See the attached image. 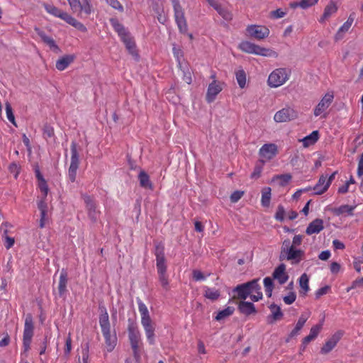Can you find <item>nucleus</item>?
<instances>
[{"label":"nucleus","mask_w":363,"mask_h":363,"mask_svg":"<svg viewBox=\"0 0 363 363\" xmlns=\"http://www.w3.org/2000/svg\"><path fill=\"white\" fill-rule=\"evenodd\" d=\"M115 32L117 33L121 41L123 43L128 52L138 61L140 58L134 37L128 28L122 24L115 22Z\"/></svg>","instance_id":"f257e3e1"},{"label":"nucleus","mask_w":363,"mask_h":363,"mask_svg":"<svg viewBox=\"0 0 363 363\" xmlns=\"http://www.w3.org/2000/svg\"><path fill=\"white\" fill-rule=\"evenodd\" d=\"M155 255L156 257V265L160 283L165 291H169V281L167 274L164 247L163 245L158 244L156 245Z\"/></svg>","instance_id":"f03ea898"},{"label":"nucleus","mask_w":363,"mask_h":363,"mask_svg":"<svg viewBox=\"0 0 363 363\" xmlns=\"http://www.w3.org/2000/svg\"><path fill=\"white\" fill-rule=\"evenodd\" d=\"M99 309L100 311L99 325L105 339V351L106 352H111L113 350V345L111 341L108 315L106 308L104 306L99 305Z\"/></svg>","instance_id":"7ed1b4c3"},{"label":"nucleus","mask_w":363,"mask_h":363,"mask_svg":"<svg viewBox=\"0 0 363 363\" xmlns=\"http://www.w3.org/2000/svg\"><path fill=\"white\" fill-rule=\"evenodd\" d=\"M239 48L244 52L257 55L274 57H278V53L269 48L260 47L249 41H242L239 45Z\"/></svg>","instance_id":"20e7f679"},{"label":"nucleus","mask_w":363,"mask_h":363,"mask_svg":"<svg viewBox=\"0 0 363 363\" xmlns=\"http://www.w3.org/2000/svg\"><path fill=\"white\" fill-rule=\"evenodd\" d=\"M291 74V69L289 68H277L269 74L267 84L272 88L279 87L289 79Z\"/></svg>","instance_id":"39448f33"},{"label":"nucleus","mask_w":363,"mask_h":363,"mask_svg":"<svg viewBox=\"0 0 363 363\" xmlns=\"http://www.w3.org/2000/svg\"><path fill=\"white\" fill-rule=\"evenodd\" d=\"M34 335L33 318L30 313L26 315L24 323V329L23 334V352H27L30 348L32 338Z\"/></svg>","instance_id":"423d86ee"},{"label":"nucleus","mask_w":363,"mask_h":363,"mask_svg":"<svg viewBox=\"0 0 363 363\" xmlns=\"http://www.w3.org/2000/svg\"><path fill=\"white\" fill-rule=\"evenodd\" d=\"M304 251L294 246L281 250L279 259L290 261L292 264H298L304 257Z\"/></svg>","instance_id":"0eeeda50"},{"label":"nucleus","mask_w":363,"mask_h":363,"mask_svg":"<svg viewBox=\"0 0 363 363\" xmlns=\"http://www.w3.org/2000/svg\"><path fill=\"white\" fill-rule=\"evenodd\" d=\"M71 162L68 169V179L71 182H74L77 177V172L79 165V155L77 150V144L72 141L70 146Z\"/></svg>","instance_id":"6e6552de"},{"label":"nucleus","mask_w":363,"mask_h":363,"mask_svg":"<svg viewBox=\"0 0 363 363\" xmlns=\"http://www.w3.org/2000/svg\"><path fill=\"white\" fill-rule=\"evenodd\" d=\"M334 99V94L332 91L327 92L323 98L320 99L319 103L313 109V114L315 117L321 116L322 118H326L327 115L325 111L332 104Z\"/></svg>","instance_id":"1a4fd4ad"},{"label":"nucleus","mask_w":363,"mask_h":363,"mask_svg":"<svg viewBox=\"0 0 363 363\" xmlns=\"http://www.w3.org/2000/svg\"><path fill=\"white\" fill-rule=\"evenodd\" d=\"M67 1L72 11L74 13L77 12L80 16H82L83 14L87 16L93 11V7L90 0H82V3L79 0Z\"/></svg>","instance_id":"9d476101"},{"label":"nucleus","mask_w":363,"mask_h":363,"mask_svg":"<svg viewBox=\"0 0 363 363\" xmlns=\"http://www.w3.org/2000/svg\"><path fill=\"white\" fill-rule=\"evenodd\" d=\"M175 21L181 33H186L188 30L186 21L184 16V11L179 4V0H172Z\"/></svg>","instance_id":"9b49d317"},{"label":"nucleus","mask_w":363,"mask_h":363,"mask_svg":"<svg viewBox=\"0 0 363 363\" xmlns=\"http://www.w3.org/2000/svg\"><path fill=\"white\" fill-rule=\"evenodd\" d=\"M298 112L291 106H286L278 111L274 116V120L277 123H286L296 119Z\"/></svg>","instance_id":"f8f14e48"},{"label":"nucleus","mask_w":363,"mask_h":363,"mask_svg":"<svg viewBox=\"0 0 363 363\" xmlns=\"http://www.w3.org/2000/svg\"><path fill=\"white\" fill-rule=\"evenodd\" d=\"M278 153L277 145L274 143H267L263 145L259 150V160L267 162L272 160Z\"/></svg>","instance_id":"ddd939ff"},{"label":"nucleus","mask_w":363,"mask_h":363,"mask_svg":"<svg viewBox=\"0 0 363 363\" xmlns=\"http://www.w3.org/2000/svg\"><path fill=\"white\" fill-rule=\"evenodd\" d=\"M247 32L250 37L256 38L257 40H262L268 37L269 34V30L262 26L250 25L247 28Z\"/></svg>","instance_id":"4468645a"},{"label":"nucleus","mask_w":363,"mask_h":363,"mask_svg":"<svg viewBox=\"0 0 363 363\" xmlns=\"http://www.w3.org/2000/svg\"><path fill=\"white\" fill-rule=\"evenodd\" d=\"M343 335L344 332L342 330H338L323 345L320 349V352L325 354L332 351L337 342L340 340Z\"/></svg>","instance_id":"2eb2a0df"},{"label":"nucleus","mask_w":363,"mask_h":363,"mask_svg":"<svg viewBox=\"0 0 363 363\" xmlns=\"http://www.w3.org/2000/svg\"><path fill=\"white\" fill-rule=\"evenodd\" d=\"M330 186V184L327 180V175L322 174L320 176L318 182L313 188L308 187L305 189L304 191H307L308 190L313 189L314 195H322L328 191Z\"/></svg>","instance_id":"dca6fc26"},{"label":"nucleus","mask_w":363,"mask_h":363,"mask_svg":"<svg viewBox=\"0 0 363 363\" xmlns=\"http://www.w3.org/2000/svg\"><path fill=\"white\" fill-rule=\"evenodd\" d=\"M256 284V279H253L247 283H244L240 285H238L234 289L233 292L237 293V298L242 300H245L250 294H251V285H255Z\"/></svg>","instance_id":"f3484780"},{"label":"nucleus","mask_w":363,"mask_h":363,"mask_svg":"<svg viewBox=\"0 0 363 363\" xmlns=\"http://www.w3.org/2000/svg\"><path fill=\"white\" fill-rule=\"evenodd\" d=\"M83 199L86 204L89 218L95 222L99 217V211L96 210V206L94 199L88 195H84Z\"/></svg>","instance_id":"a211bd4d"},{"label":"nucleus","mask_w":363,"mask_h":363,"mask_svg":"<svg viewBox=\"0 0 363 363\" xmlns=\"http://www.w3.org/2000/svg\"><path fill=\"white\" fill-rule=\"evenodd\" d=\"M223 87L221 84L216 80H213L209 85L207 89L206 96V101L208 103L213 102L216 96L222 91Z\"/></svg>","instance_id":"6ab92c4d"},{"label":"nucleus","mask_w":363,"mask_h":363,"mask_svg":"<svg viewBox=\"0 0 363 363\" xmlns=\"http://www.w3.org/2000/svg\"><path fill=\"white\" fill-rule=\"evenodd\" d=\"M337 4L333 1H330L325 7L323 13L318 20L319 23H324L331 16L337 13Z\"/></svg>","instance_id":"aec40b11"},{"label":"nucleus","mask_w":363,"mask_h":363,"mask_svg":"<svg viewBox=\"0 0 363 363\" xmlns=\"http://www.w3.org/2000/svg\"><path fill=\"white\" fill-rule=\"evenodd\" d=\"M354 14H350L347 20L343 23L342 26H340V28L338 29L336 34L335 35V41L337 42L343 38L344 34L350 30L354 22Z\"/></svg>","instance_id":"412c9836"},{"label":"nucleus","mask_w":363,"mask_h":363,"mask_svg":"<svg viewBox=\"0 0 363 363\" xmlns=\"http://www.w3.org/2000/svg\"><path fill=\"white\" fill-rule=\"evenodd\" d=\"M269 308L271 311V314L267 316V323L269 324H273L282 319L284 313L279 306L272 303Z\"/></svg>","instance_id":"4be33fe9"},{"label":"nucleus","mask_w":363,"mask_h":363,"mask_svg":"<svg viewBox=\"0 0 363 363\" xmlns=\"http://www.w3.org/2000/svg\"><path fill=\"white\" fill-rule=\"evenodd\" d=\"M142 325L144 328L147 341L150 344H154L155 328L150 318L141 320Z\"/></svg>","instance_id":"5701e85b"},{"label":"nucleus","mask_w":363,"mask_h":363,"mask_svg":"<svg viewBox=\"0 0 363 363\" xmlns=\"http://www.w3.org/2000/svg\"><path fill=\"white\" fill-rule=\"evenodd\" d=\"M273 279L278 281L280 284H283L289 279V275L286 272V266L284 264H279L275 268L273 274Z\"/></svg>","instance_id":"b1692460"},{"label":"nucleus","mask_w":363,"mask_h":363,"mask_svg":"<svg viewBox=\"0 0 363 363\" xmlns=\"http://www.w3.org/2000/svg\"><path fill=\"white\" fill-rule=\"evenodd\" d=\"M68 283V275L65 269H62L60 272L59 284H58V294L60 297H64L67 291V286Z\"/></svg>","instance_id":"393cba45"},{"label":"nucleus","mask_w":363,"mask_h":363,"mask_svg":"<svg viewBox=\"0 0 363 363\" xmlns=\"http://www.w3.org/2000/svg\"><path fill=\"white\" fill-rule=\"evenodd\" d=\"M323 220L320 218H316L308 224L306 230V233L308 235L318 234L323 230Z\"/></svg>","instance_id":"a878e982"},{"label":"nucleus","mask_w":363,"mask_h":363,"mask_svg":"<svg viewBox=\"0 0 363 363\" xmlns=\"http://www.w3.org/2000/svg\"><path fill=\"white\" fill-rule=\"evenodd\" d=\"M307 319L308 318L303 315H301L299 317L294 328L291 331V333L289 334L288 337L286 339V342H289L291 339L296 337L300 333V331L304 326Z\"/></svg>","instance_id":"bb28decb"},{"label":"nucleus","mask_w":363,"mask_h":363,"mask_svg":"<svg viewBox=\"0 0 363 363\" xmlns=\"http://www.w3.org/2000/svg\"><path fill=\"white\" fill-rule=\"evenodd\" d=\"M238 310L241 313L245 315H250L257 313L255 307L252 303L244 301L239 303Z\"/></svg>","instance_id":"cd10ccee"},{"label":"nucleus","mask_w":363,"mask_h":363,"mask_svg":"<svg viewBox=\"0 0 363 363\" xmlns=\"http://www.w3.org/2000/svg\"><path fill=\"white\" fill-rule=\"evenodd\" d=\"M74 60L73 55H67L60 58L56 62V68L60 71L65 70Z\"/></svg>","instance_id":"c85d7f7f"},{"label":"nucleus","mask_w":363,"mask_h":363,"mask_svg":"<svg viewBox=\"0 0 363 363\" xmlns=\"http://www.w3.org/2000/svg\"><path fill=\"white\" fill-rule=\"evenodd\" d=\"M65 17L62 20H64L66 23L72 26L77 30L82 31V32H86V28L85 26L81 22L78 21L76 18L72 17L71 15H69L68 13L66 14H64Z\"/></svg>","instance_id":"c756f323"},{"label":"nucleus","mask_w":363,"mask_h":363,"mask_svg":"<svg viewBox=\"0 0 363 363\" xmlns=\"http://www.w3.org/2000/svg\"><path fill=\"white\" fill-rule=\"evenodd\" d=\"M43 7L48 13L55 17L60 18L61 19H63L65 17L64 14L67 13V12L60 10V9H58L52 4L44 3Z\"/></svg>","instance_id":"7c9ffc66"},{"label":"nucleus","mask_w":363,"mask_h":363,"mask_svg":"<svg viewBox=\"0 0 363 363\" xmlns=\"http://www.w3.org/2000/svg\"><path fill=\"white\" fill-rule=\"evenodd\" d=\"M34 30H35V32L36 33V34L41 38V40L45 43H46L50 48H57V45H56L53 38L47 35L46 33H45V31H43V30H41L40 28H37V27H35L34 28Z\"/></svg>","instance_id":"2f4dec72"},{"label":"nucleus","mask_w":363,"mask_h":363,"mask_svg":"<svg viewBox=\"0 0 363 363\" xmlns=\"http://www.w3.org/2000/svg\"><path fill=\"white\" fill-rule=\"evenodd\" d=\"M356 208V206H349V205H342L338 208H336L333 210V213L336 216H340L346 214L350 216H352L354 215V211Z\"/></svg>","instance_id":"473e14b6"},{"label":"nucleus","mask_w":363,"mask_h":363,"mask_svg":"<svg viewBox=\"0 0 363 363\" xmlns=\"http://www.w3.org/2000/svg\"><path fill=\"white\" fill-rule=\"evenodd\" d=\"M323 320H322L320 323L313 325L310 330L309 335L306 336L303 339H305L306 341H308L309 342L315 340L323 328Z\"/></svg>","instance_id":"72a5a7b5"},{"label":"nucleus","mask_w":363,"mask_h":363,"mask_svg":"<svg viewBox=\"0 0 363 363\" xmlns=\"http://www.w3.org/2000/svg\"><path fill=\"white\" fill-rule=\"evenodd\" d=\"M138 179L140 182V185L143 188L152 189L153 186L150 182V177L144 170H141L140 172L138 174Z\"/></svg>","instance_id":"f704fd0d"},{"label":"nucleus","mask_w":363,"mask_h":363,"mask_svg":"<svg viewBox=\"0 0 363 363\" xmlns=\"http://www.w3.org/2000/svg\"><path fill=\"white\" fill-rule=\"evenodd\" d=\"M319 139L318 130H313L311 134L306 136L303 140V145L306 147L314 145Z\"/></svg>","instance_id":"c9c22d12"},{"label":"nucleus","mask_w":363,"mask_h":363,"mask_svg":"<svg viewBox=\"0 0 363 363\" xmlns=\"http://www.w3.org/2000/svg\"><path fill=\"white\" fill-rule=\"evenodd\" d=\"M128 336L130 345L141 344L140 333L137 328L129 327Z\"/></svg>","instance_id":"e433bc0d"},{"label":"nucleus","mask_w":363,"mask_h":363,"mask_svg":"<svg viewBox=\"0 0 363 363\" xmlns=\"http://www.w3.org/2000/svg\"><path fill=\"white\" fill-rule=\"evenodd\" d=\"M203 296L211 301L217 300L220 296L219 290L206 286H203Z\"/></svg>","instance_id":"4c0bfd02"},{"label":"nucleus","mask_w":363,"mask_h":363,"mask_svg":"<svg viewBox=\"0 0 363 363\" xmlns=\"http://www.w3.org/2000/svg\"><path fill=\"white\" fill-rule=\"evenodd\" d=\"M272 189L270 187H264L262 190L261 203L264 207H268L271 201Z\"/></svg>","instance_id":"58836bf2"},{"label":"nucleus","mask_w":363,"mask_h":363,"mask_svg":"<svg viewBox=\"0 0 363 363\" xmlns=\"http://www.w3.org/2000/svg\"><path fill=\"white\" fill-rule=\"evenodd\" d=\"M309 279L306 273L303 274L299 278V286L301 287L300 293L306 295L309 291Z\"/></svg>","instance_id":"ea45409f"},{"label":"nucleus","mask_w":363,"mask_h":363,"mask_svg":"<svg viewBox=\"0 0 363 363\" xmlns=\"http://www.w3.org/2000/svg\"><path fill=\"white\" fill-rule=\"evenodd\" d=\"M264 162L262 160H258L254 167L253 172L250 175V178L252 179H257L261 177L262 172L264 165Z\"/></svg>","instance_id":"a19ab883"},{"label":"nucleus","mask_w":363,"mask_h":363,"mask_svg":"<svg viewBox=\"0 0 363 363\" xmlns=\"http://www.w3.org/2000/svg\"><path fill=\"white\" fill-rule=\"evenodd\" d=\"M235 311L233 306H228L225 309L220 311L216 316V320H221L226 317L231 315Z\"/></svg>","instance_id":"79ce46f5"},{"label":"nucleus","mask_w":363,"mask_h":363,"mask_svg":"<svg viewBox=\"0 0 363 363\" xmlns=\"http://www.w3.org/2000/svg\"><path fill=\"white\" fill-rule=\"evenodd\" d=\"M264 286L267 297H271L274 289V283L271 277H267L264 279Z\"/></svg>","instance_id":"37998d69"},{"label":"nucleus","mask_w":363,"mask_h":363,"mask_svg":"<svg viewBox=\"0 0 363 363\" xmlns=\"http://www.w3.org/2000/svg\"><path fill=\"white\" fill-rule=\"evenodd\" d=\"M217 12L225 21L230 22L233 20V13L228 9L221 6Z\"/></svg>","instance_id":"c03bdc74"},{"label":"nucleus","mask_w":363,"mask_h":363,"mask_svg":"<svg viewBox=\"0 0 363 363\" xmlns=\"http://www.w3.org/2000/svg\"><path fill=\"white\" fill-rule=\"evenodd\" d=\"M236 80L241 89L245 87L246 85V74L243 69H240L235 73Z\"/></svg>","instance_id":"a18cd8bd"},{"label":"nucleus","mask_w":363,"mask_h":363,"mask_svg":"<svg viewBox=\"0 0 363 363\" xmlns=\"http://www.w3.org/2000/svg\"><path fill=\"white\" fill-rule=\"evenodd\" d=\"M291 178L292 177L290 174H284L275 175L273 178V180H279V185L281 186H285L291 180Z\"/></svg>","instance_id":"49530a36"},{"label":"nucleus","mask_w":363,"mask_h":363,"mask_svg":"<svg viewBox=\"0 0 363 363\" xmlns=\"http://www.w3.org/2000/svg\"><path fill=\"white\" fill-rule=\"evenodd\" d=\"M138 310L141 315V320L150 318L146 305L141 301L138 300Z\"/></svg>","instance_id":"de8ad7c7"},{"label":"nucleus","mask_w":363,"mask_h":363,"mask_svg":"<svg viewBox=\"0 0 363 363\" xmlns=\"http://www.w3.org/2000/svg\"><path fill=\"white\" fill-rule=\"evenodd\" d=\"M151 6L155 13L163 12V0H152Z\"/></svg>","instance_id":"09e8293b"},{"label":"nucleus","mask_w":363,"mask_h":363,"mask_svg":"<svg viewBox=\"0 0 363 363\" xmlns=\"http://www.w3.org/2000/svg\"><path fill=\"white\" fill-rule=\"evenodd\" d=\"M6 113L8 120L11 123H13L14 125L16 126V121H15V117H14V115L13 113V109H12L11 104L9 102H7L6 104Z\"/></svg>","instance_id":"8fccbe9b"},{"label":"nucleus","mask_w":363,"mask_h":363,"mask_svg":"<svg viewBox=\"0 0 363 363\" xmlns=\"http://www.w3.org/2000/svg\"><path fill=\"white\" fill-rule=\"evenodd\" d=\"M319 0H301L299 1V7H301L303 9H307L309 7H311L313 6H315L318 4Z\"/></svg>","instance_id":"3c124183"},{"label":"nucleus","mask_w":363,"mask_h":363,"mask_svg":"<svg viewBox=\"0 0 363 363\" xmlns=\"http://www.w3.org/2000/svg\"><path fill=\"white\" fill-rule=\"evenodd\" d=\"M141 344H133L131 345V347L133 352V355L137 361H139L141 356Z\"/></svg>","instance_id":"603ef678"},{"label":"nucleus","mask_w":363,"mask_h":363,"mask_svg":"<svg viewBox=\"0 0 363 363\" xmlns=\"http://www.w3.org/2000/svg\"><path fill=\"white\" fill-rule=\"evenodd\" d=\"M330 290V286L328 285L318 289L315 293V298L319 299L322 296L327 294Z\"/></svg>","instance_id":"864d4df0"},{"label":"nucleus","mask_w":363,"mask_h":363,"mask_svg":"<svg viewBox=\"0 0 363 363\" xmlns=\"http://www.w3.org/2000/svg\"><path fill=\"white\" fill-rule=\"evenodd\" d=\"M43 135L46 138H52L54 136V128L46 123L43 126Z\"/></svg>","instance_id":"5fc2aeb1"},{"label":"nucleus","mask_w":363,"mask_h":363,"mask_svg":"<svg viewBox=\"0 0 363 363\" xmlns=\"http://www.w3.org/2000/svg\"><path fill=\"white\" fill-rule=\"evenodd\" d=\"M296 298V294L293 291H291L289 293V294L287 296H284L283 301L286 304L290 305L295 301Z\"/></svg>","instance_id":"6e6d98bb"},{"label":"nucleus","mask_w":363,"mask_h":363,"mask_svg":"<svg viewBox=\"0 0 363 363\" xmlns=\"http://www.w3.org/2000/svg\"><path fill=\"white\" fill-rule=\"evenodd\" d=\"M285 210L284 206L279 205L277 208V211L275 214L276 220L279 221H283L284 219Z\"/></svg>","instance_id":"4d7b16f0"},{"label":"nucleus","mask_w":363,"mask_h":363,"mask_svg":"<svg viewBox=\"0 0 363 363\" xmlns=\"http://www.w3.org/2000/svg\"><path fill=\"white\" fill-rule=\"evenodd\" d=\"M9 170L11 173L14 174L15 178H17L20 173V167L15 162L9 164Z\"/></svg>","instance_id":"13d9d810"},{"label":"nucleus","mask_w":363,"mask_h":363,"mask_svg":"<svg viewBox=\"0 0 363 363\" xmlns=\"http://www.w3.org/2000/svg\"><path fill=\"white\" fill-rule=\"evenodd\" d=\"M40 191L43 193L44 198H46L48 194V186L45 180L40 182L38 184Z\"/></svg>","instance_id":"bf43d9fd"},{"label":"nucleus","mask_w":363,"mask_h":363,"mask_svg":"<svg viewBox=\"0 0 363 363\" xmlns=\"http://www.w3.org/2000/svg\"><path fill=\"white\" fill-rule=\"evenodd\" d=\"M244 192L241 191H235L230 195V201L232 203L238 202L243 196Z\"/></svg>","instance_id":"052dcab7"},{"label":"nucleus","mask_w":363,"mask_h":363,"mask_svg":"<svg viewBox=\"0 0 363 363\" xmlns=\"http://www.w3.org/2000/svg\"><path fill=\"white\" fill-rule=\"evenodd\" d=\"M192 275H193L194 280H195L196 281L205 280V279H206L203 274L201 271L197 270V269L193 270Z\"/></svg>","instance_id":"680f3d73"},{"label":"nucleus","mask_w":363,"mask_h":363,"mask_svg":"<svg viewBox=\"0 0 363 363\" xmlns=\"http://www.w3.org/2000/svg\"><path fill=\"white\" fill-rule=\"evenodd\" d=\"M302 240H303V236L301 235H296L294 237L291 246H294V247L299 246V245H301Z\"/></svg>","instance_id":"e2e57ef3"},{"label":"nucleus","mask_w":363,"mask_h":363,"mask_svg":"<svg viewBox=\"0 0 363 363\" xmlns=\"http://www.w3.org/2000/svg\"><path fill=\"white\" fill-rule=\"evenodd\" d=\"M38 208L40 211H48V205L47 203L45 202V198L43 197L38 202Z\"/></svg>","instance_id":"0e129e2a"},{"label":"nucleus","mask_w":363,"mask_h":363,"mask_svg":"<svg viewBox=\"0 0 363 363\" xmlns=\"http://www.w3.org/2000/svg\"><path fill=\"white\" fill-rule=\"evenodd\" d=\"M71 350H72V340H71L70 336H69L67 338L66 342H65V351H64L65 354L68 355L70 353Z\"/></svg>","instance_id":"69168bd1"},{"label":"nucleus","mask_w":363,"mask_h":363,"mask_svg":"<svg viewBox=\"0 0 363 363\" xmlns=\"http://www.w3.org/2000/svg\"><path fill=\"white\" fill-rule=\"evenodd\" d=\"M357 173L358 177H359L363 175V153L361 155L360 158L359 160Z\"/></svg>","instance_id":"338daca9"},{"label":"nucleus","mask_w":363,"mask_h":363,"mask_svg":"<svg viewBox=\"0 0 363 363\" xmlns=\"http://www.w3.org/2000/svg\"><path fill=\"white\" fill-rule=\"evenodd\" d=\"M14 238L6 236L4 245L6 249H10L14 245Z\"/></svg>","instance_id":"774afa93"}]
</instances>
